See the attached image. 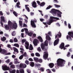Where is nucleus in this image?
I'll return each mask as SVG.
<instances>
[{
  "label": "nucleus",
  "instance_id": "25",
  "mask_svg": "<svg viewBox=\"0 0 73 73\" xmlns=\"http://www.w3.org/2000/svg\"><path fill=\"white\" fill-rule=\"evenodd\" d=\"M46 40H50V38L48 35L46 36Z\"/></svg>",
  "mask_w": 73,
  "mask_h": 73
},
{
  "label": "nucleus",
  "instance_id": "56",
  "mask_svg": "<svg viewBox=\"0 0 73 73\" xmlns=\"http://www.w3.org/2000/svg\"><path fill=\"white\" fill-rule=\"evenodd\" d=\"M36 36V34H33V38L35 37Z\"/></svg>",
  "mask_w": 73,
  "mask_h": 73
},
{
  "label": "nucleus",
  "instance_id": "12",
  "mask_svg": "<svg viewBox=\"0 0 73 73\" xmlns=\"http://www.w3.org/2000/svg\"><path fill=\"white\" fill-rule=\"evenodd\" d=\"M20 68H25L27 67V65L25 64L21 63L19 66Z\"/></svg>",
  "mask_w": 73,
  "mask_h": 73
},
{
  "label": "nucleus",
  "instance_id": "13",
  "mask_svg": "<svg viewBox=\"0 0 73 73\" xmlns=\"http://www.w3.org/2000/svg\"><path fill=\"white\" fill-rule=\"evenodd\" d=\"M25 46L26 49H28V47L29 46V42L26 41L25 42Z\"/></svg>",
  "mask_w": 73,
  "mask_h": 73
},
{
  "label": "nucleus",
  "instance_id": "35",
  "mask_svg": "<svg viewBox=\"0 0 73 73\" xmlns=\"http://www.w3.org/2000/svg\"><path fill=\"white\" fill-rule=\"evenodd\" d=\"M35 55L36 56H37V57H40V54L38 53L37 52L35 53Z\"/></svg>",
  "mask_w": 73,
  "mask_h": 73
},
{
  "label": "nucleus",
  "instance_id": "43",
  "mask_svg": "<svg viewBox=\"0 0 73 73\" xmlns=\"http://www.w3.org/2000/svg\"><path fill=\"white\" fill-rule=\"evenodd\" d=\"M23 58V55H22L19 57V59H20V60H22Z\"/></svg>",
  "mask_w": 73,
  "mask_h": 73
},
{
  "label": "nucleus",
  "instance_id": "31",
  "mask_svg": "<svg viewBox=\"0 0 73 73\" xmlns=\"http://www.w3.org/2000/svg\"><path fill=\"white\" fill-rule=\"evenodd\" d=\"M14 42H18V40L17 38H14Z\"/></svg>",
  "mask_w": 73,
  "mask_h": 73
},
{
  "label": "nucleus",
  "instance_id": "34",
  "mask_svg": "<svg viewBox=\"0 0 73 73\" xmlns=\"http://www.w3.org/2000/svg\"><path fill=\"white\" fill-rule=\"evenodd\" d=\"M54 5L55 6V7L56 8H59V7H61V6L56 4H54Z\"/></svg>",
  "mask_w": 73,
  "mask_h": 73
},
{
  "label": "nucleus",
  "instance_id": "44",
  "mask_svg": "<svg viewBox=\"0 0 73 73\" xmlns=\"http://www.w3.org/2000/svg\"><path fill=\"white\" fill-rule=\"evenodd\" d=\"M46 71H47V72L48 73H52L51 72V71H50V70L49 69H47Z\"/></svg>",
  "mask_w": 73,
  "mask_h": 73
},
{
  "label": "nucleus",
  "instance_id": "37",
  "mask_svg": "<svg viewBox=\"0 0 73 73\" xmlns=\"http://www.w3.org/2000/svg\"><path fill=\"white\" fill-rule=\"evenodd\" d=\"M45 3L43 2H42L40 4V7H43V6H44V5H45Z\"/></svg>",
  "mask_w": 73,
  "mask_h": 73
},
{
  "label": "nucleus",
  "instance_id": "9",
  "mask_svg": "<svg viewBox=\"0 0 73 73\" xmlns=\"http://www.w3.org/2000/svg\"><path fill=\"white\" fill-rule=\"evenodd\" d=\"M59 48L61 49H63V48L64 50H65V49H66V48H65V47H64V43H62L61 44Z\"/></svg>",
  "mask_w": 73,
  "mask_h": 73
},
{
  "label": "nucleus",
  "instance_id": "20",
  "mask_svg": "<svg viewBox=\"0 0 73 73\" xmlns=\"http://www.w3.org/2000/svg\"><path fill=\"white\" fill-rule=\"evenodd\" d=\"M54 64L53 63H50L49 64V66L50 68H53L54 66Z\"/></svg>",
  "mask_w": 73,
  "mask_h": 73
},
{
  "label": "nucleus",
  "instance_id": "8",
  "mask_svg": "<svg viewBox=\"0 0 73 73\" xmlns=\"http://www.w3.org/2000/svg\"><path fill=\"white\" fill-rule=\"evenodd\" d=\"M37 43H38V40L36 39H35L33 41V44L35 46L37 45Z\"/></svg>",
  "mask_w": 73,
  "mask_h": 73
},
{
  "label": "nucleus",
  "instance_id": "63",
  "mask_svg": "<svg viewBox=\"0 0 73 73\" xmlns=\"http://www.w3.org/2000/svg\"><path fill=\"white\" fill-rule=\"evenodd\" d=\"M5 36H6V37H9V35L6 33L5 34Z\"/></svg>",
  "mask_w": 73,
  "mask_h": 73
},
{
  "label": "nucleus",
  "instance_id": "6",
  "mask_svg": "<svg viewBox=\"0 0 73 73\" xmlns=\"http://www.w3.org/2000/svg\"><path fill=\"white\" fill-rule=\"evenodd\" d=\"M0 53L2 54H4L5 55L7 53V51L5 49H0Z\"/></svg>",
  "mask_w": 73,
  "mask_h": 73
},
{
  "label": "nucleus",
  "instance_id": "29",
  "mask_svg": "<svg viewBox=\"0 0 73 73\" xmlns=\"http://www.w3.org/2000/svg\"><path fill=\"white\" fill-rule=\"evenodd\" d=\"M41 48L43 50L44 49V44L42 43L41 44Z\"/></svg>",
  "mask_w": 73,
  "mask_h": 73
},
{
  "label": "nucleus",
  "instance_id": "10",
  "mask_svg": "<svg viewBox=\"0 0 73 73\" xmlns=\"http://www.w3.org/2000/svg\"><path fill=\"white\" fill-rule=\"evenodd\" d=\"M59 48L61 49H63V48L64 50H65V49H66V48H65V47H64V43H62L61 44Z\"/></svg>",
  "mask_w": 73,
  "mask_h": 73
},
{
  "label": "nucleus",
  "instance_id": "30",
  "mask_svg": "<svg viewBox=\"0 0 73 73\" xmlns=\"http://www.w3.org/2000/svg\"><path fill=\"white\" fill-rule=\"evenodd\" d=\"M13 49L14 51V52H18V50L15 47H13Z\"/></svg>",
  "mask_w": 73,
  "mask_h": 73
},
{
  "label": "nucleus",
  "instance_id": "15",
  "mask_svg": "<svg viewBox=\"0 0 73 73\" xmlns=\"http://www.w3.org/2000/svg\"><path fill=\"white\" fill-rule=\"evenodd\" d=\"M61 36V34L60 32L58 33V34L55 36V38H60Z\"/></svg>",
  "mask_w": 73,
  "mask_h": 73
},
{
  "label": "nucleus",
  "instance_id": "28",
  "mask_svg": "<svg viewBox=\"0 0 73 73\" xmlns=\"http://www.w3.org/2000/svg\"><path fill=\"white\" fill-rule=\"evenodd\" d=\"M48 40H46L44 42V45L45 46H48Z\"/></svg>",
  "mask_w": 73,
  "mask_h": 73
},
{
  "label": "nucleus",
  "instance_id": "41",
  "mask_svg": "<svg viewBox=\"0 0 73 73\" xmlns=\"http://www.w3.org/2000/svg\"><path fill=\"white\" fill-rule=\"evenodd\" d=\"M5 62H6V63L8 64L9 62H10V60H9V59H8L5 61Z\"/></svg>",
  "mask_w": 73,
  "mask_h": 73
},
{
  "label": "nucleus",
  "instance_id": "59",
  "mask_svg": "<svg viewBox=\"0 0 73 73\" xmlns=\"http://www.w3.org/2000/svg\"><path fill=\"white\" fill-rule=\"evenodd\" d=\"M7 47L9 48H11V46L10 44H8L7 45Z\"/></svg>",
  "mask_w": 73,
  "mask_h": 73
},
{
  "label": "nucleus",
  "instance_id": "27",
  "mask_svg": "<svg viewBox=\"0 0 73 73\" xmlns=\"http://www.w3.org/2000/svg\"><path fill=\"white\" fill-rule=\"evenodd\" d=\"M34 60L36 62H38V58L37 57H34Z\"/></svg>",
  "mask_w": 73,
  "mask_h": 73
},
{
  "label": "nucleus",
  "instance_id": "19",
  "mask_svg": "<svg viewBox=\"0 0 73 73\" xmlns=\"http://www.w3.org/2000/svg\"><path fill=\"white\" fill-rule=\"evenodd\" d=\"M14 63L15 64H19V63H20V62L18 61V60H17V59L15 58L14 59Z\"/></svg>",
  "mask_w": 73,
  "mask_h": 73
},
{
  "label": "nucleus",
  "instance_id": "49",
  "mask_svg": "<svg viewBox=\"0 0 73 73\" xmlns=\"http://www.w3.org/2000/svg\"><path fill=\"white\" fill-rule=\"evenodd\" d=\"M11 68H15V66L14 65H12L10 66Z\"/></svg>",
  "mask_w": 73,
  "mask_h": 73
},
{
  "label": "nucleus",
  "instance_id": "39",
  "mask_svg": "<svg viewBox=\"0 0 73 73\" xmlns=\"http://www.w3.org/2000/svg\"><path fill=\"white\" fill-rule=\"evenodd\" d=\"M16 72V70L15 69L11 71H10V73H15Z\"/></svg>",
  "mask_w": 73,
  "mask_h": 73
},
{
  "label": "nucleus",
  "instance_id": "14",
  "mask_svg": "<svg viewBox=\"0 0 73 73\" xmlns=\"http://www.w3.org/2000/svg\"><path fill=\"white\" fill-rule=\"evenodd\" d=\"M58 42H59V38H58L57 40H55L54 42V46H55V45H56L57 44H58Z\"/></svg>",
  "mask_w": 73,
  "mask_h": 73
},
{
  "label": "nucleus",
  "instance_id": "51",
  "mask_svg": "<svg viewBox=\"0 0 73 73\" xmlns=\"http://www.w3.org/2000/svg\"><path fill=\"white\" fill-rule=\"evenodd\" d=\"M52 6H51L49 5V6H48V7H47V8H46V9H50V8H52Z\"/></svg>",
  "mask_w": 73,
  "mask_h": 73
},
{
  "label": "nucleus",
  "instance_id": "22",
  "mask_svg": "<svg viewBox=\"0 0 73 73\" xmlns=\"http://www.w3.org/2000/svg\"><path fill=\"white\" fill-rule=\"evenodd\" d=\"M5 28L6 30H9V27L8 25H5Z\"/></svg>",
  "mask_w": 73,
  "mask_h": 73
},
{
  "label": "nucleus",
  "instance_id": "38",
  "mask_svg": "<svg viewBox=\"0 0 73 73\" xmlns=\"http://www.w3.org/2000/svg\"><path fill=\"white\" fill-rule=\"evenodd\" d=\"M20 73H24V71L23 69H21L20 70Z\"/></svg>",
  "mask_w": 73,
  "mask_h": 73
},
{
  "label": "nucleus",
  "instance_id": "46",
  "mask_svg": "<svg viewBox=\"0 0 73 73\" xmlns=\"http://www.w3.org/2000/svg\"><path fill=\"white\" fill-rule=\"evenodd\" d=\"M24 29L26 33H28V29L26 28H24Z\"/></svg>",
  "mask_w": 73,
  "mask_h": 73
},
{
  "label": "nucleus",
  "instance_id": "24",
  "mask_svg": "<svg viewBox=\"0 0 73 73\" xmlns=\"http://www.w3.org/2000/svg\"><path fill=\"white\" fill-rule=\"evenodd\" d=\"M20 49L21 50L20 51L21 53L22 54H23V53H24V50L23 48L21 47L20 48Z\"/></svg>",
  "mask_w": 73,
  "mask_h": 73
},
{
  "label": "nucleus",
  "instance_id": "42",
  "mask_svg": "<svg viewBox=\"0 0 73 73\" xmlns=\"http://www.w3.org/2000/svg\"><path fill=\"white\" fill-rule=\"evenodd\" d=\"M25 63L27 65H29V61H28L27 60H26L25 62Z\"/></svg>",
  "mask_w": 73,
  "mask_h": 73
},
{
  "label": "nucleus",
  "instance_id": "7",
  "mask_svg": "<svg viewBox=\"0 0 73 73\" xmlns=\"http://www.w3.org/2000/svg\"><path fill=\"white\" fill-rule=\"evenodd\" d=\"M37 21L36 20L33 21H31V25H32L33 28H36V26L35 24V22H36Z\"/></svg>",
  "mask_w": 73,
  "mask_h": 73
},
{
  "label": "nucleus",
  "instance_id": "33",
  "mask_svg": "<svg viewBox=\"0 0 73 73\" xmlns=\"http://www.w3.org/2000/svg\"><path fill=\"white\" fill-rule=\"evenodd\" d=\"M1 40L2 41H4L6 40V38H5V37H3L2 38H1Z\"/></svg>",
  "mask_w": 73,
  "mask_h": 73
},
{
  "label": "nucleus",
  "instance_id": "53",
  "mask_svg": "<svg viewBox=\"0 0 73 73\" xmlns=\"http://www.w3.org/2000/svg\"><path fill=\"white\" fill-rule=\"evenodd\" d=\"M12 22L10 21H9L8 22V24L9 25H11L12 24Z\"/></svg>",
  "mask_w": 73,
  "mask_h": 73
},
{
  "label": "nucleus",
  "instance_id": "36",
  "mask_svg": "<svg viewBox=\"0 0 73 73\" xmlns=\"http://www.w3.org/2000/svg\"><path fill=\"white\" fill-rule=\"evenodd\" d=\"M19 5H20V2H19L17 3V7L18 8H20V6H19Z\"/></svg>",
  "mask_w": 73,
  "mask_h": 73
},
{
  "label": "nucleus",
  "instance_id": "17",
  "mask_svg": "<svg viewBox=\"0 0 73 73\" xmlns=\"http://www.w3.org/2000/svg\"><path fill=\"white\" fill-rule=\"evenodd\" d=\"M32 5L33 7L34 8H36L37 7V6L36 5V3L35 1H33V2H32Z\"/></svg>",
  "mask_w": 73,
  "mask_h": 73
},
{
  "label": "nucleus",
  "instance_id": "40",
  "mask_svg": "<svg viewBox=\"0 0 73 73\" xmlns=\"http://www.w3.org/2000/svg\"><path fill=\"white\" fill-rule=\"evenodd\" d=\"M14 46H16V47H19V44L17 43L15 44H14Z\"/></svg>",
  "mask_w": 73,
  "mask_h": 73
},
{
  "label": "nucleus",
  "instance_id": "26",
  "mask_svg": "<svg viewBox=\"0 0 73 73\" xmlns=\"http://www.w3.org/2000/svg\"><path fill=\"white\" fill-rule=\"evenodd\" d=\"M34 65L35 63L34 62H30V66H32V67H33V66H34Z\"/></svg>",
  "mask_w": 73,
  "mask_h": 73
},
{
  "label": "nucleus",
  "instance_id": "50",
  "mask_svg": "<svg viewBox=\"0 0 73 73\" xmlns=\"http://www.w3.org/2000/svg\"><path fill=\"white\" fill-rule=\"evenodd\" d=\"M35 65L36 66H37V67H38V66H41V65L40 64H35Z\"/></svg>",
  "mask_w": 73,
  "mask_h": 73
},
{
  "label": "nucleus",
  "instance_id": "45",
  "mask_svg": "<svg viewBox=\"0 0 73 73\" xmlns=\"http://www.w3.org/2000/svg\"><path fill=\"white\" fill-rule=\"evenodd\" d=\"M16 35V33H15V31H13L12 33V35L13 36H15Z\"/></svg>",
  "mask_w": 73,
  "mask_h": 73
},
{
  "label": "nucleus",
  "instance_id": "18",
  "mask_svg": "<svg viewBox=\"0 0 73 73\" xmlns=\"http://www.w3.org/2000/svg\"><path fill=\"white\" fill-rule=\"evenodd\" d=\"M17 27V23H15L13 24V26H12L13 28L14 29H16V28Z\"/></svg>",
  "mask_w": 73,
  "mask_h": 73
},
{
  "label": "nucleus",
  "instance_id": "23",
  "mask_svg": "<svg viewBox=\"0 0 73 73\" xmlns=\"http://www.w3.org/2000/svg\"><path fill=\"white\" fill-rule=\"evenodd\" d=\"M38 39H39L40 42H42L43 41L42 38H41V36H38Z\"/></svg>",
  "mask_w": 73,
  "mask_h": 73
},
{
  "label": "nucleus",
  "instance_id": "5",
  "mask_svg": "<svg viewBox=\"0 0 73 73\" xmlns=\"http://www.w3.org/2000/svg\"><path fill=\"white\" fill-rule=\"evenodd\" d=\"M48 56V53L47 52H44L43 55V58L44 60H46Z\"/></svg>",
  "mask_w": 73,
  "mask_h": 73
},
{
  "label": "nucleus",
  "instance_id": "2",
  "mask_svg": "<svg viewBox=\"0 0 73 73\" xmlns=\"http://www.w3.org/2000/svg\"><path fill=\"white\" fill-rule=\"evenodd\" d=\"M57 65L58 66H64V64L65 63V61L64 59L61 58H59L57 60Z\"/></svg>",
  "mask_w": 73,
  "mask_h": 73
},
{
  "label": "nucleus",
  "instance_id": "58",
  "mask_svg": "<svg viewBox=\"0 0 73 73\" xmlns=\"http://www.w3.org/2000/svg\"><path fill=\"white\" fill-rule=\"evenodd\" d=\"M38 50L39 51V52H41V48H40V47H38Z\"/></svg>",
  "mask_w": 73,
  "mask_h": 73
},
{
  "label": "nucleus",
  "instance_id": "1",
  "mask_svg": "<svg viewBox=\"0 0 73 73\" xmlns=\"http://www.w3.org/2000/svg\"><path fill=\"white\" fill-rule=\"evenodd\" d=\"M56 12H58L57 15L59 17H61V14H62V13L58 10L55 9H52L50 12L51 13H52L53 16H55L56 15Z\"/></svg>",
  "mask_w": 73,
  "mask_h": 73
},
{
  "label": "nucleus",
  "instance_id": "3",
  "mask_svg": "<svg viewBox=\"0 0 73 73\" xmlns=\"http://www.w3.org/2000/svg\"><path fill=\"white\" fill-rule=\"evenodd\" d=\"M53 19L56 20H59V18L53 17H50V19L49 20V21H48L47 22L48 24V25H50L51 23H53V22H54V21H55Z\"/></svg>",
  "mask_w": 73,
  "mask_h": 73
},
{
  "label": "nucleus",
  "instance_id": "32",
  "mask_svg": "<svg viewBox=\"0 0 73 73\" xmlns=\"http://www.w3.org/2000/svg\"><path fill=\"white\" fill-rule=\"evenodd\" d=\"M33 46H32V45H31V44H30V47L29 48V50H33Z\"/></svg>",
  "mask_w": 73,
  "mask_h": 73
},
{
  "label": "nucleus",
  "instance_id": "55",
  "mask_svg": "<svg viewBox=\"0 0 73 73\" xmlns=\"http://www.w3.org/2000/svg\"><path fill=\"white\" fill-rule=\"evenodd\" d=\"M44 69L43 68H40V70L41 72H44Z\"/></svg>",
  "mask_w": 73,
  "mask_h": 73
},
{
  "label": "nucleus",
  "instance_id": "54",
  "mask_svg": "<svg viewBox=\"0 0 73 73\" xmlns=\"http://www.w3.org/2000/svg\"><path fill=\"white\" fill-rule=\"evenodd\" d=\"M23 56H25V57H26V56H27V54L26 52H25L23 54Z\"/></svg>",
  "mask_w": 73,
  "mask_h": 73
},
{
  "label": "nucleus",
  "instance_id": "64",
  "mask_svg": "<svg viewBox=\"0 0 73 73\" xmlns=\"http://www.w3.org/2000/svg\"><path fill=\"white\" fill-rule=\"evenodd\" d=\"M68 27L70 29V28H71V26L70 25V24L69 23H68Z\"/></svg>",
  "mask_w": 73,
  "mask_h": 73
},
{
  "label": "nucleus",
  "instance_id": "57",
  "mask_svg": "<svg viewBox=\"0 0 73 73\" xmlns=\"http://www.w3.org/2000/svg\"><path fill=\"white\" fill-rule=\"evenodd\" d=\"M26 40H26V39H25L23 40H22V43H24V42H25V41H26Z\"/></svg>",
  "mask_w": 73,
  "mask_h": 73
},
{
  "label": "nucleus",
  "instance_id": "47",
  "mask_svg": "<svg viewBox=\"0 0 73 73\" xmlns=\"http://www.w3.org/2000/svg\"><path fill=\"white\" fill-rule=\"evenodd\" d=\"M28 35L29 36H32V33H28Z\"/></svg>",
  "mask_w": 73,
  "mask_h": 73
},
{
  "label": "nucleus",
  "instance_id": "21",
  "mask_svg": "<svg viewBox=\"0 0 73 73\" xmlns=\"http://www.w3.org/2000/svg\"><path fill=\"white\" fill-rule=\"evenodd\" d=\"M25 7L26 9H27V11L28 12H29V5H25Z\"/></svg>",
  "mask_w": 73,
  "mask_h": 73
},
{
  "label": "nucleus",
  "instance_id": "48",
  "mask_svg": "<svg viewBox=\"0 0 73 73\" xmlns=\"http://www.w3.org/2000/svg\"><path fill=\"white\" fill-rule=\"evenodd\" d=\"M13 13L15 16H17V14L16 13V12L15 11L13 12Z\"/></svg>",
  "mask_w": 73,
  "mask_h": 73
},
{
  "label": "nucleus",
  "instance_id": "16",
  "mask_svg": "<svg viewBox=\"0 0 73 73\" xmlns=\"http://www.w3.org/2000/svg\"><path fill=\"white\" fill-rule=\"evenodd\" d=\"M1 21H3L4 22V23H7V21H6V20H5V18L4 17V16H2L1 17Z\"/></svg>",
  "mask_w": 73,
  "mask_h": 73
},
{
  "label": "nucleus",
  "instance_id": "60",
  "mask_svg": "<svg viewBox=\"0 0 73 73\" xmlns=\"http://www.w3.org/2000/svg\"><path fill=\"white\" fill-rule=\"evenodd\" d=\"M23 17H25V18H26V19H28V17H27V16H26L25 15H23Z\"/></svg>",
  "mask_w": 73,
  "mask_h": 73
},
{
  "label": "nucleus",
  "instance_id": "61",
  "mask_svg": "<svg viewBox=\"0 0 73 73\" xmlns=\"http://www.w3.org/2000/svg\"><path fill=\"white\" fill-rule=\"evenodd\" d=\"M67 57H69L70 56V52H68V53L67 55Z\"/></svg>",
  "mask_w": 73,
  "mask_h": 73
},
{
  "label": "nucleus",
  "instance_id": "52",
  "mask_svg": "<svg viewBox=\"0 0 73 73\" xmlns=\"http://www.w3.org/2000/svg\"><path fill=\"white\" fill-rule=\"evenodd\" d=\"M19 22L20 26H21V25H23V22H22V21H19Z\"/></svg>",
  "mask_w": 73,
  "mask_h": 73
},
{
  "label": "nucleus",
  "instance_id": "62",
  "mask_svg": "<svg viewBox=\"0 0 73 73\" xmlns=\"http://www.w3.org/2000/svg\"><path fill=\"white\" fill-rule=\"evenodd\" d=\"M38 61H39V62H42V59H40L38 60Z\"/></svg>",
  "mask_w": 73,
  "mask_h": 73
},
{
  "label": "nucleus",
  "instance_id": "4",
  "mask_svg": "<svg viewBox=\"0 0 73 73\" xmlns=\"http://www.w3.org/2000/svg\"><path fill=\"white\" fill-rule=\"evenodd\" d=\"M71 37H73V31L70 32L68 33V35L66 36L67 40L70 39Z\"/></svg>",
  "mask_w": 73,
  "mask_h": 73
},
{
  "label": "nucleus",
  "instance_id": "11",
  "mask_svg": "<svg viewBox=\"0 0 73 73\" xmlns=\"http://www.w3.org/2000/svg\"><path fill=\"white\" fill-rule=\"evenodd\" d=\"M2 68L3 70H8L9 69V67H7L6 66H2Z\"/></svg>",
  "mask_w": 73,
  "mask_h": 73
}]
</instances>
